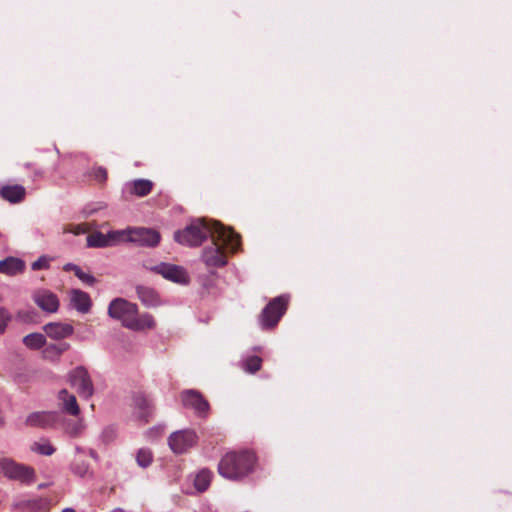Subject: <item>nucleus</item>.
Masks as SVG:
<instances>
[{"label": "nucleus", "instance_id": "1", "mask_svg": "<svg viewBox=\"0 0 512 512\" xmlns=\"http://www.w3.org/2000/svg\"><path fill=\"white\" fill-rule=\"evenodd\" d=\"M211 240V245L205 247L202 252V260L207 267L218 268L226 265V252L235 253L241 246V236L222 224L216 225Z\"/></svg>", "mask_w": 512, "mask_h": 512}, {"label": "nucleus", "instance_id": "2", "mask_svg": "<svg viewBox=\"0 0 512 512\" xmlns=\"http://www.w3.org/2000/svg\"><path fill=\"white\" fill-rule=\"evenodd\" d=\"M256 456L253 452H229L218 464L219 474L229 480H239L253 471Z\"/></svg>", "mask_w": 512, "mask_h": 512}, {"label": "nucleus", "instance_id": "3", "mask_svg": "<svg viewBox=\"0 0 512 512\" xmlns=\"http://www.w3.org/2000/svg\"><path fill=\"white\" fill-rule=\"evenodd\" d=\"M217 224L220 223L205 219L193 220L184 229L174 233V240L181 245L189 247L200 246L207 237H212Z\"/></svg>", "mask_w": 512, "mask_h": 512}, {"label": "nucleus", "instance_id": "4", "mask_svg": "<svg viewBox=\"0 0 512 512\" xmlns=\"http://www.w3.org/2000/svg\"><path fill=\"white\" fill-rule=\"evenodd\" d=\"M154 405L143 391L133 392L130 398V420L140 425L148 423L154 415Z\"/></svg>", "mask_w": 512, "mask_h": 512}, {"label": "nucleus", "instance_id": "5", "mask_svg": "<svg viewBox=\"0 0 512 512\" xmlns=\"http://www.w3.org/2000/svg\"><path fill=\"white\" fill-rule=\"evenodd\" d=\"M0 472L9 480L23 484H32L35 481V471L32 467L10 458H0Z\"/></svg>", "mask_w": 512, "mask_h": 512}, {"label": "nucleus", "instance_id": "6", "mask_svg": "<svg viewBox=\"0 0 512 512\" xmlns=\"http://www.w3.org/2000/svg\"><path fill=\"white\" fill-rule=\"evenodd\" d=\"M288 297L281 295L271 300L263 309L260 322L264 329L274 328L288 308Z\"/></svg>", "mask_w": 512, "mask_h": 512}, {"label": "nucleus", "instance_id": "7", "mask_svg": "<svg viewBox=\"0 0 512 512\" xmlns=\"http://www.w3.org/2000/svg\"><path fill=\"white\" fill-rule=\"evenodd\" d=\"M68 382L76 389L78 395L86 400L94 394L93 381L84 366H77L68 373Z\"/></svg>", "mask_w": 512, "mask_h": 512}, {"label": "nucleus", "instance_id": "8", "mask_svg": "<svg viewBox=\"0 0 512 512\" xmlns=\"http://www.w3.org/2000/svg\"><path fill=\"white\" fill-rule=\"evenodd\" d=\"M197 440L198 437L194 430L185 429L173 432L168 439V444L174 453L182 454L192 448Z\"/></svg>", "mask_w": 512, "mask_h": 512}, {"label": "nucleus", "instance_id": "9", "mask_svg": "<svg viewBox=\"0 0 512 512\" xmlns=\"http://www.w3.org/2000/svg\"><path fill=\"white\" fill-rule=\"evenodd\" d=\"M150 270L175 283L187 284L189 282L188 273L183 267L178 265L162 262L151 267Z\"/></svg>", "mask_w": 512, "mask_h": 512}, {"label": "nucleus", "instance_id": "10", "mask_svg": "<svg viewBox=\"0 0 512 512\" xmlns=\"http://www.w3.org/2000/svg\"><path fill=\"white\" fill-rule=\"evenodd\" d=\"M130 330L146 332L156 326L154 317L149 313H140L136 304L130 303Z\"/></svg>", "mask_w": 512, "mask_h": 512}, {"label": "nucleus", "instance_id": "11", "mask_svg": "<svg viewBox=\"0 0 512 512\" xmlns=\"http://www.w3.org/2000/svg\"><path fill=\"white\" fill-rule=\"evenodd\" d=\"M160 234L152 228H130V243L140 246L155 247L160 242Z\"/></svg>", "mask_w": 512, "mask_h": 512}, {"label": "nucleus", "instance_id": "12", "mask_svg": "<svg viewBox=\"0 0 512 512\" xmlns=\"http://www.w3.org/2000/svg\"><path fill=\"white\" fill-rule=\"evenodd\" d=\"M181 401L184 407L193 409L199 415L206 414L209 409V403L197 390L183 391Z\"/></svg>", "mask_w": 512, "mask_h": 512}, {"label": "nucleus", "instance_id": "13", "mask_svg": "<svg viewBox=\"0 0 512 512\" xmlns=\"http://www.w3.org/2000/svg\"><path fill=\"white\" fill-rule=\"evenodd\" d=\"M60 415L57 411H38L30 413L25 420L29 427L51 428L58 421Z\"/></svg>", "mask_w": 512, "mask_h": 512}, {"label": "nucleus", "instance_id": "14", "mask_svg": "<svg viewBox=\"0 0 512 512\" xmlns=\"http://www.w3.org/2000/svg\"><path fill=\"white\" fill-rule=\"evenodd\" d=\"M33 300L36 305L47 313H56L59 309V299L57 295L50 290L42 289L33 294Z\"/></svg>", "mask_w": 512, "mask_h": 512}, {"label": "nucleus", "instance_id": "15", "mask_svg": "<svg viewBox=\"0 0 512 512\" xmlns=\"http://www.w3.org/2000/svg\"><path fill=\"white\" fill-rule=\"evenodd\" d=\"M108 315L128 328V301L123 298L113 299L108 306Z\"/></svg>", "mask_w": 512, "mask_h": 512}, {"label": "nucleus", "instance_id": "16", "mask_svg": "<svg viewBox=\"0 0 512 512\" xmlns=\"http://www.w3.org/2000/svg\"><path fill=\"white\" fill-rule=\"evenodd\" d=\"M127 229H124L120 232H111L107 235L102 234L101 232H96L87 236V247H107L110 245L116 244V237L125 236L127 234Z\"/></svg>", "mask_w": 512, "mask_h": 512}, {"label": "nucleus", "instance_id": "17", "mask_svg": "<svg viewBox=\"0 0 512 512\" xmlns=\"http://www.w3.org/2000/svg\"><path fill=\"white\" fill-rule=\"evenodd\" d=\"M46 335L54 340H61L70 337L74 333L71 324L62 322H49L43 327Z\"/></svg>", "mask_w": 512, "mask_h": 512}, {"label": "nucleus", "instance_id": "18", "mask_svg": "<svg viewBox=\"0 0 512 512\" xmlns=\"http://www.w3.org/2000/svg\"><path fill=\"white\" fill-rule=\"evenodd\" d=\"M70 305L78 312L86 314L91 309L92 301L86 292L79 289H73L70 294Z\"/></svg>", "mask_w": 512, "mask_h": 512}, {"label": "nucleus", "instance_id": "19", "mask_svg": "<svg viewBox=\"0 0 512 512\" xmlns=\"http://www.w3.org/2000/svg\"><path fill=\"white\" fill-rule=\"evenodd\" d=\"M25 262L18 257L9 256L0 260V273L8 276H16L25 270Z\"/></svg>", "mask_w": 512, "mask_h": 512}, {"label": "nucleus", "instance_id": "20", "mask_svg": "<svg viewBox=\"0 0 512 512\" xmlns=\"http://www.w3.org/2000/svg\"><path fill=\"white\" fill-rule=\"evenodd\" d=\"M58 399L62 404V411L71 416H78L80 414V407L77 403L76 397L69 393L66 389H62L58 393Z\"/></svg>", "mask_w": 512, "mask_h": 512}, {"label": "nucleus", "instance_id": "21", "mask_svg": "<svg viewBox=\"0 0 512 512\" xmlns=\"http://www.w3.org/2000/svg\"><path fill=\"white\" fill-rule=\"evenodd\" d=\"M26 191L22 185H6L0 189V196L10 202L19 203L25 197Z\"/></svg>", "mask_w": 512, "mask_h": 512}, {"label": "nucleus", "instance_id": "22", "mask_svg": "<svg viewBox=\"0 0 512 512\" xmlns=\"http://www.w3.org/2000/svg\"><path fill=\"white\" fill-rule=\"evenodd\" d=\"M137 293L139 299L144 305L148 307H154L159 304L158 295L152 288L139 286L137 287Z\"/></svg>", "mask_w": 512, "mask_h": 512}, {"label": "nucleus", "instance_id": "23", "mask_svg": "<svg viewBox=\"0 0 512 512\" xmlns=\"http://www.w3.org/2000/svg\"><path fill=\"white\" fill-rule=\"evenodd\" d=\"M154 183L147 179H135L132 182L130 193L138 197H144L151 193Z\"/></svg>", "mask_w": 512, "mask_h": 512}, {"label": "nucleus", "instance_id": "24", "mask_svg": "<svg viewBox=\"0 0 512 512\" xmlns=\"http://www.w3.org/2000/svg\"><path fill=\"white\" fill-rule=\"evenodd\" d=\"M213 473L209 469H202L195 477L194 486L199 492H204L210 486Z\"/></svg>", "mask_w": 512, "mask_h": 512}, {"label": "nucleus", "instance_id": "25", "mask_svg": "<svg viewBox=\"0 0 512 512\" xmlns=\"http://www.w3.org/2000/svg\"><path fill=\"white\" fill-rule=\"evenodd\" d=\"M23 344L30 349L37 350L46 344V338L41 333H30L23 338Z\"/></svg>", "mask_w": 512, "mask_h": 512}, {"label": "nucleus", "instance_id": "26", "mask_svg": "<svg viewBox=\"0 0 512 512\" xmlns=\"http://www.w3.org/2000/svg\"><path fill=\"white\" fill-rule=\"evenodd\" d=\"M135 459L139 467L147 468L153 462V453L149 448H141L137 451Z\"/></svg>", "mask_w": 512, "mask_h": 512}, {"label": "nucleus", "instance_id": "27", "mask_svg": "<svg viewBox=\"0 0 512 512\" xmlns=\"http://www.w3.org/2000/svg\"><path fill=\"white\" fill-rule=\"evenodd\" d=\"M118 436V430L115 426L109 425L105 427L100 434V441L103 445L107 446L116 440Z\"/></svg>", "mask_w": 512, "mask_h": 512}, {"label": "nucleus", "instance_id": "28", "mask_svg": "<svg viewBox=\"0 0 512 512\" xmlns=\"http://www.w3.org/2000/svg\"><path fill=\"white\" fill-rule=\"evenodd\" d=\"M261 365L262 359L259 356L253 355L243 361L242 367L246 372L254 374L261 369Z\"/></svg>", "mask_w": 512, "mask_h": 512}, {"label": "nucleus", "instance_id": "29", "mask_svg": "<svg viewBox=\"0 0 512 512\" xmlns=\"http://www.w3.org/2000/svg\"><path fill=\"white\" fill-rule=\"evenodd\" d=\"M71 472L78 477H85L90 473L88 463L83 460H75L70 465Z\"/></svg>", "mask_w": 512, "mask_h": 512}, {"label": "nucleus", "instance_id": "30", "mask_svg": "<svg viewBox=\"0 0 512 512\" xmlns=\"http://www.w3.org/2000/svg\"><path fill=\"white\" fill-rule=\"evenodd\" d=\"M31 450L33 452H36L40 455H45V456H50L56 451L55 447L47 440L42 443H40V442L33 443Z\"/></svg>", "mask_w": 512, "mask_h": 512}, {"label": "nucleus", "instance_id": "31", "mask_svg": "<svg viewBox=\"0 0 512 512\" xmlns=\"http://www.w3.org/2000/svg\"><path fill=\"white\" fill-rule=\"evenodd\" d=\"M66 434H68L70 437H78L83 429V425L80 421H72L68 420L65 422L64 426Z\"/></svg>", "mask_w": 512, "mask_h": 512}, {"label": "nucleus", "instance_id": "32", "mask_svg": "<svg viewBox=\"0 0 512 512\" xmlns=\"http://www.w3.org/2000/svg\"><path fill=\"white\" fill-rule=\"evenodd\" d=\"M69 348H70V344H68L66 342L58 343V344H49L48 346H46L45 352L47 354L59 356L62 353H64L65 351H67Z\"/></svg>", "mask_w": 512, "mask_h": 512}, {"label": "nucleus", "instance_id": "33", "mask_svg": "<svg viewBox=\"0 0 512 512\" xmlns=\"http://www.w3.org/2000/svg\"><path fill=\"white\" fill-rule=\"evenodd\" d=\"M52 258L47 255L40 256L36 261H34L31 265V269L34 271L38 270H47L50 268V262Z\"/></svg>", "mask_w": 512, "mask_h": 512}, {"label": "nucleus", "instance_id": "34", "mask_svg": "<svg viewBox=\"0 0 512 512\" xmlns=\"http://www.w3.org/2000/svg\"><path fill=\"white\" fill-rule=\"evenodd\" d=\"M10 320V312L5 307H0V335L4 334Z\"/></svg>", "mask_w": 512, "mask_h": 512}, {"label": "nucleus", "instance_id": "35", "mask_svg": "<svg viewBox=\"0 0 512 512\" xmlns=\"http://www.w3.org/2000/svg\"><path fill=\"white\" fill-rule=\"evenodd\" d=\"M95 181L103 183L107 179V171L104 167H95L89 174Z\"/></svg>", "mask_w": 512, "mask_h": 512}, {"label": "nucleus", "instance_id": "36", "mask_svg": "<svg viewBox=\"0 0 512 512\" xmlns=\"http://www.w3.org/2000/svg\"><path fill=\"white\" fill-rule=\"evenodd\" d=\"M76 277L88 286H93L96 283V278L92 274L84 272L82 269H80Z\"/></svg>", "mask_w": 512, "mask_h": 512}, {"label": "nucleus", "instance_id": "37", "mask_svg": "<svg viewBox=\"0 0 512 512\" xmlns=\"http://www.w3.org/2000/svg\"><path fill=\"white\" fill-rule=\"evenodd\" d=\"M102 208H104L103 203L88 204L83 209V213L86 216H90V215L94 214L95 212L101 210Z\"/></svg>", "mask_w": 512, "mask_h": 512}, {"label": "nucleus", "instance_id": "38", "mask_svg": "<svg viewBox=\"0 0 512 512\" xmlns=\"http://www.w3.org/2000/svg\"><path fill=\"white\" fill-rule=\"evenodd\" d=\"M87 229L83 224L70 225L69 228L65 229V232L80 235L86 233Z\"/></svg>", "mask_w": 512, "mask_h": 512}, {"label": "nucleus", "instance_id": "39", "mask_svg": "<svg viewBox=\"0 0 512 512\" xmlns=\"http://www.w3.org/2000/svg\"><path fill=\"white\" fill-rule=\"evenodd\" d=\"M80 267L74 263H66L64 266H63V270L66 271V272H69V271H73L75 276L77 275V273L80 271Z\"/></svg>", "mask_w": 512, "mask_h": 512}, {"label": "nucleus", "instance_id": "40", "mask_svg": "<svg viewBox=\"0 0 512 512\" xmlns=\"http://www.w3.org/2000/svg\"><path fill=\"white\" fill-rule=\"evenodd\" d=\"M86 332L88 333V335L92 334V331H91L90 328H87ZM76 339H79V340L83 341V340L89 339V336H82V334H80L79 331H78L77 334H76Z\"/></svg>", "mask_w": 512, "mask_h": 512}, {"label": "nucleus", "instance_id": "41", "mask_svg": "<svg viewBox=\"0 0 512 512\" xmlns=\"http://www.w3.org/2000/svg\"><path fill=\"white\" fill-rule=\"evenodd\" d=\"M88 453L92 459H94L95 461H99V455L94 449H89Z\"/></svg>", "mask_w": 512, "mask_h": 512}, {"label": "nucleus", "instance_id": "42", "mask_svg": "<svg viewBox=\"0 0 512 512\" xmlns=\"http://www.w3.org/2000/svg\"><path fill=\"white\" fill-rule=\"evenodd\" d=\"M154 431H155V433H158V435H160V434H162L164 432V427L163 426H158V427L152 428L150 430V433L154 432Z\"/></svg>", "mask_w": 512, "mask_h": 512}, {"label": "nucleus", "instance_id": "43", "mask_svg": "<svg viewBox=\"0 0 512 512\" xmlns=\"http://www.w3.org/2000/svg\"><path fill=\"white\" fill-rule=\"evenodd\" d=\"M75 451H76L77 453H84V452H85V449H84V448H81V447H79V446H76V447H75Z\"/></svg>", "mask_w": 512, "mask_h": 512}, {"label": "nucleus", "instance_id": "44", "mask_svg": "<svg viewBox=\"0 0 512 512\" xmlns=\"http://www.w3.org/2000/svg\"><path fill=\"white\" fill-rule=\"evenodd\" d=\"M62 512H76L73 508H65Z\"/></svg>", "mask_w": 512, "mask_h": 512}, {"label": "nucleus", "instance_id": "45", "mask_svg": "<svg viewBox=\"0 0 512 512\" xmlns=\"http://www.w3.org/2000/svg\"><path fill=\"white\" fill-rule=\"evenodd\" d=\"M112 512H125V511L121 508H116Z\"/></svg>", "mask_w": 512, "mask_h": 512}, {"label": "nucleus", "instance_id": "46", "mask_svg": "<svg viewBox=\"0 0 512 512\" xmlns=\"http://www.w3.org/2000/svg\"><path fill=\"white\" fill-rule=\"evenodd\" d=\"M4 424V418L0 415V426Z\"/></svg>", "mask_w": 512, "mask_h": 512}, {"label": "nucleus", "instance_id": "47", "mask_svg": "<svg viewBox=\"0 0 512 512\" xmlns=\"http://www.w3.org/2000/svg\"><path fill=\"white\" fill-rule=\"evenodd\" d=\"M24 166H25V168H30L32 166V164L31 163H25Z\"/></svg>", "mask_w": 512, "mask_h": 512}, {"label": "nucleus", "instance_id": "48", "mask_svg": "<svg viewBox=\"0 0 512 512\" xmlns=\"http://www.w3.org/2000/svg\"><path fill=\"white\" fill-rule=\"evenodd\" d=\"M35 174L38 175V176H41L42 175V171L37 170V171H35Z\"/></svg>", "mask_w": 512, "mask_h": 512}, {"label": "nucleus", "instance_id": "49", "mask_svg": "<svg viewBox=\"0 0 512 512\" xmlns=\"http://www.w3.org/2000/svg\"><path fill=\"white\" fill-rule=\"evenodd\" d=\"M44 487H45L44 484L39 485V488H44Z\"/></svg>", "mask_w": 512, "mask_h": 512}]
</instances>
